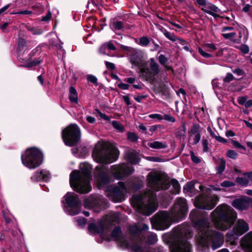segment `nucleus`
<instances>
[{
  "label": "nucleus",
  "instance_id": "f257e3e1",
  "mask_svg": "<svg viewBox=\"0 0 252 252\" xmlns=\"http://www.w3.org/2000/svg\"><path fill=\"white\" fill-rule=\"evenodd\" d=\"M189 218L194 227L198 230L196 238L198 245L206 247L211 243L213 250H216L222 245L223 235L216 230L209 229L204 211L193 210L190 213Z\"/></svg>",
  "mask_w": 252,
  "mask_h": 252
},
{
  "label": "nucleus",
  "instance_id": "f03ea898",
  "mask_svg": "<svg viewBox=\"0 0 252 252\" xmlns=\"http://www.w3.org/2000/svg\"><path fill=\"white\" fill-rule=\"evenodd\" d=\"M119 156V151L117 148H112L104 144L97 145L93 150L92 156L94 160L101 164L97 165L94 171V177L100 187H104L111 183L108 164L116 161Z\"/></svg>",
  "mask_w": 252,
  "mask_h": 252
},
{
  "label": "nucleus",
  "instance_id": "7ed1b4c3",
  "mask_svg": "<svg viewBox=\"0 0 252 252\" xmlns=\"http://www.w3.org/2000/svg\"><path fill=\"white\" fill-rule=\"evenodd\" d=\"M188 205L186 200L178 198L169 213L167 211H160L153 217L152 223L158 230H165L170 226V219L179 221L187 215Z\"/></svg>",
  "mask_w": 252,
  "mask_h": 252
},
{
  "label": "nucleus",
  "instance_id": "20e7f679",
  "mask_svg": "<svg viewBox=\"0 0 252 252\" xmlns=\"http://www.w3.org/2000/svg\"><path fill=\"white\" fill-rule=\"evenodd\" d=\"M81 173L73 170L70 174L69 184L72 189L77 192L86 194L92 190L90 181L92 179L91 167L88 163H84L80 167Z\"/></svg>",
  "mask_w": 252,
  "mask_h": 252
},
{
  "label": "nucleus",
  "instance_id": "39448f33",
  "mask_svg": "<svg viewBox=\"0 0 252 252\" xmlns=\"http://www.w3.org/2000/svg\"><path fill=\"white\" fill-rule=\"evenodd\" d=\"M212 220L221 230H226L234 223L237 218L236 213L230 206L219 205L211 214Z\"/></svg>",
  "mask_w": 252,
  "mask_h": 252
},
{
  "label": "nucleus",
  "instance_id": "423d86ee",
  "mask_svg": "<svg viewBox=\"0 0 252 252\" xmlns=\"http://www.w3.org/2000/svg\"><path fill=\"white\" fill-rule=\"evenodd\" d=\"M177 228L179 229L178 232L173 238L167 235L163 236L164 239L165 237H168L167 240L170 243L169 249L171 252H192L191 245L187 240L188 234L183 228H181L180 227Z\"/></svg>",
  "mask_w": 252,
  "mask_h": 252
},
{
  "label": "nucleus",
  "instance_id": "0eeeda50",
  "mask_svg": "<svg viewBox=\"0 0 252 252\" xmlns=\"http://www.w3.org/2000/svg\"><path fill=\"white\" fill-rule=\"evenodd\" d=\"M22 164L30 169H34L40 166L44 160L42 150L36 147L27 148L21 155Z\"/></svg>",
  "mask_w": 252,
  "mask_h": 252
},
{
  "label": "nucleus",
  "instance_id": "6e6552de",
  "mask_svg": "<svg viewBox=\"0 0 252 252\" xmlns=\"http://www.w3.org/2000/svg\"><path fill=\"white\" fill-rule=\"evenodd\" d=\"M81 132L76 124H71L62 131V138L64 144L68 147H74L80 141Z\"/></svg>",
  "mask_w": 252,
  "mask_h": 252
},
{
  "label": "nucleus",
  "instance_id": "1a4fd4ad",
  "mask_svg": "<svg viewBox=\"0 0 252 252\" xmlns=\"http://www.w3.org/2000/svg\"><path fill=\"white\" fill-rule=\"evenodd\" d=\"M219 199L217 195L200 194L195 198V206L202 210H211L217 204Z\"/></svg>",
  "mask_w": 252,
  "mask_h": 252
},
{
  "label": "nucleus",
  "instance_id": "9d476101",
  "mask_svg": "<svg viewBox=\"0 0 252 252\" xmlns=\"http://www.w3.org/2000/svg\"><path fill=\"white\" fill-rule=\"evenodd\" d=\"M131 205L137 211L143 215L149 216L158 209V205L154 203L145 205L142 197L139 195H134L132 196Z\"/></svg>",
  "mask_w": 252,
  "mask_h": 252
},
{
  "label": "nucleus",
  "instance_id": "9b49d317",
  "mask_svg": "<svg viewBox=\"0 0 252 252\" xmlns=\"http://www.w3.org/2000/svg\"><path fill=\"white\" fill-rule=\"evenodd\" d=\"M150 67H142L140 69L142 76L151 84H154L157 81L156 76L159 73V65L157 63L154 58L150 59Z\"/></svg>",
  "mask_w": 252,
  "mask_h": 252
},
{
  "label": "nucleus",
  "instance_id": "f8f14e48",
  "mask_svg": "<svg viewBox=\"0 0 252 252\" xmlns=\"http://www.w3.org/2000/svg\"><path fill=\"white\" fill-rule=\"evenodd\" d=\"M65 204L70 208L69 214L74 216L80 212L81 202L77 194L74 192H68L63 196Z\"/></svg>",
  "mask_w": 252,
  "mask_h": 252
},
{
  "label": "nucleus",
  "instance_id": "ddd939ff",
  "mask_svg": "<svg viewBox=\"0 0 252 252\" xmlns=\"http://www.w3.org/2000/svg\"><path fill=\"white\" fill-rule=\"evenodd\" d=\"M41 49L42 46L39 45L30 52L29 54L27 56L28 57V63L25 64L21 65V66L30 69L42 63L43 62V58L41 56H40L37 59H33L35 56L39 55L41 54Z\"/></svg>",
  "mask_w": 252,
  "mask_h": 252
},
{
  "label": "nucleus",
  "instance_id": "4468645a",
  "mask_svg": "<svg viewBox=\"0 0 252 252\" xmlns=\"http://www.w3.org/2000/svg\"><path fill=\"white\" fill-rule=\"evenodd\" d=\"M29 53L26 40L22 37H19L16 47V57L18 61L22 63H27L28 61L27 56Z\"/></svg>",
  "mask_w": 252,
  "mask_h": 252
},
{
  "label": "nucleus",
  "instance_id": "2eb2a0df",
  "mask_svg": "<svg viewBox=\"0 0 252 252\" xmlns=\"http://www.w3.org/2000/svg\"><path fill=\"white\" fill-rule=\"evenodd\" d=\"M134 171V168L129 166L128 163H123L115 168L114 176L118 180H123L132 175Z\"/></svg>",
  "mask_w": 252,
  "mask_h": 252
},
{
  "label": "nucleus",
  "instance_id": "dca6fc26",
  "mask_svg": "<svg viewBox=\"0 0 252 252\" xmlns=\"http://www.w3.org/2000/svg\"><path fill=\"white\" fill-rule=\"evenodd\" d=\"M107 191L114 202H121L125 199L123 191L118 186H110L107 188Z\"/></svg>",
  "mask_w": 252,
  "mask_h": 252
},
{
  "label": "nucleus",
  "instance_id": "f3484780",
  "mask_svg": "<svg viewBox=\"0 0 252 252\" xmlns=\"http://www.w3.org/2000/svg\"><path fill=\"white\" fill-rule=\"evenodd\" d=\"M251 198L246 196L235 199L231 203L232 206L240 211L247 210L250 207V201Z\"/></svg>",
  "mask_w": 252,
  "mask_h": 252
},
{
  "label": "nucleus",
  "instance_id": "a211bd4d",
  "mask_svg": "<svg viewBox=\"0 0 252 252\" xmlns=\"http://www.w3.org/2000/svg\"><path fill=\"white\" fill-rule=\"evenodd\" d=\"M50 179V174L49 171L42 170L36 171L34 174L31 177L32 182H38L42 180L44 182H48Z\"/></svg>",
  "mask_w": 252,
  "mask_h": 252
},
{
  "label": "nucleus",
  "instance_id": "6ab92c4d",
  "mask_svg": "<svg viewBox=\"0 0 252 252\" xmlns=\"http://www.w3.org/2000/svg\"><path fill=\"white\" fill-rule=\"evenodd\" d=\"M234 230L237 233V236H241L249 230L248 223L243 220L239 219L235 225Z\"/></svg>",
  "mask_w": 252,
  "mask_h": 252
},
{
  "label": "nucleus",
  "instance_id": "aec40b11",
  "mask_svg": "<svg viewBox=\"0 0 252 252\" xmlns=\"http://www.w3.org/2000/svg\"><path fill=\"white\" fill-rule=\"evenodd\" d=\"M126 160L131 164L136 165L140 161L139 154L136 150H131L126 152L125 155Z\"/></svg>",
  "mask_w": 252,
  "mask_h": 252
},
{
  "label": "nucleus",
  "instance_id": "412c9836",
  "mask_svg": "<svg viewBox=\"0 0 252 252\" xmlns=\"http://www.w3.org/2000/svg\"><path fill=\"white\" fill-rule=\"evenodd\" d=\"M84 205L88 208H99L101 206L100 199L98 197H90L84 200Z\"/></svg>",
  "mask_w": 252,
  "mask_h": 252
},
{
  "label": "nucleus",
  "instance_id": "4be33fe9",
  "mask_svg": "<svg viewBox=\"0 0 252 252\" xmlns=\"http://www.w3.org/2000/svg\"><path fill=\"white\" fill-rule=\"evenodd\" d=\"M104 224L101 222L97 225L94 223H91L88 226V230L89 232L93 234L102 233L104 231Z\"/></svg>",
  "mask_w": 252,
  "mask_h": 252
},
{
  "label": "nucleus",
  "instance_id": "5701e85b",
  "mask_svg": "<svg viewBox=\"0 0 252 252\" xmlns=\"http://www.w3.org/2000/svg\"><path fill=\"white\" fill-rule=\"evenodd\" d=\"M243 244L245 248L252 252V231L249 232L242 239Z\"/></svg>",
  "mask_w": 252,
  "mask_h": 252
},
{
  "label": "nucleus",
  "instance_id": "b1692460",
  "mask_svg": "<svg viewBox=\"0 0 252 252\" xmlns=\"http://www.w3.org/2000/svg\"><path fill=\"white\" fill-rule=\"evenodd\" d=\"M147 179L150 184L157 186L161 180V177L156 173H149L147 176Z\"/></svg>",
  "mask_w": 252,
  "mask_h": 252
},
{
  "label": "nucleus",
  "instance_id": "393cba45",
  "mask_svg": "<svg viewBox=\"0 0 252 252\" xmlns=\"http://www.w3.org/2000/svg\"><path fill=\"white\" fill-rule=\"evenodd\" d=\"M68 98L72 103L77 104L78 102V94L76 89L73 86L69 87Z\"/></svg>",
  "mask_w": 252,
  "mask_h": 252
},
{
  "label": "nucleus",
  "instance_id": "a878e982",
  "mask_svg": "<svg viewBox=\"0 0 252 252\" xmlns=\"http://www.w3.org/2000/svg\"><path fill=\"white\" fill-rule=\"evenodd\" d=\"M148 247V245H144L143 247L137 243H134L130 246V249L133 252H148L149 250Z\"/></svg>",
  "mask_w": 252,
  "mask_h": 252
},
{
  "label": "nucleus",
  "instance_id": "bb28decb",
  "mask_svg": "<svg viewBox=\"0 0 252 252\" xmlns=\"http://www.w3.org/2000/svg\"><path fill=\"white\" fill-rule=\"evenodd\" d=\"M148 146L153 149H165L167 147V145L165 143H162L160 141H154L153 142L148 143Z\"/></svg>",
  "mask_w": 252,
  "mask_h": 252
},
{
  "label": "nucleus",
  "instance_id": "cd10ccee",
  "mask_svg": "<svg viewBox=\"0 0 252 252\" xmlns=\"http://www.w3.org/2000/svg\"><path fill=\"white\" fill-rule=\"evenodd\" d=\"M130 63L132 65L140 67L142 66V60L140 56L137 54H133L130 57Z\"/></svg>",
  "mask_w": 252,
  "mask_h": 252
},
{
  "label": "nucleus",
  "instance_id": "c85d7f7f",
  "mask_svg": "<svg viewBox=\"0 0 252 252\" xmlns=\"http://www.w3.org/2000/svg\"><path fill=\"white\" fill-rule=\"evenodd\" d=\"M226 161L223 158H220L219 165L216 167L217 173L219 175H221L225 169Z\"/></svg>",
  "mask_w": 252,
  "mask_h": 252
},
{
  "label": "nucleus",
  "instance_id": "c756f323",
  "mask_svg": "<svg viewBox=\"0 0 252 252\" xmlns=\"http://www.w3.org/2000/svg\"><path fill=\"white\" fill-rule=\"evenodd\" d=\"M135 41L138 44L141 46L146 47L150 43V38L147 36H143L139 38V41L137 39H135Z\"/></svg>",
  "mask_w": 252,
  "mask_h": 252
},
{
  "label": "nucleus",
  "instance_id": "7c9ffc66",
  "mask_svg": "<svg viewBox=\"0 0 252 252\" xmlns=\"http://www.w3.org/2000/svg\"><path fill=\"white\" fill-rule=\"evenodd\" d=\"M203 128L197 123H193L191 126L189 133L191 135L196 133H200L202 130Z\"/></svg>",
  "mask_w": 252,
  "mask_h": 252
},
{
  "label": "nucleus",
  "instance_id": "2f4dec72",
  "mask_svg": "<svg viewBox=\"0 0 252 252\" xmlns=\"http://www.w3.org/2000/svg\"><path fill=\"white\" fill-rule=\"evenodd\" d=\"M194 189V184L192 182H187L183 187L185 193H192Z\"/></svg>",
  "mask_w": 252,
  "mask_h": 252
},
{
  "label": "nucleus",
  "instance_id": "473e14b6",
  "mask_svg": "<svg viewBox=\"0 0 252 252\" xmlns=\"http://www.w3.org/2000/svg\"><path fill=\"white\" fill-rule=\"evenodd\" d=\"M171 184L174 189L172 193L173 194H178L180 192L181 187L178 180L176 179H172L171 180Z\"/></svg>",
  "mask_w": 252,
  "mask_h": 252
},
{
  "label": "nucleus",
  "instance_id": "72a5a7b5",
  "mask_svg": "<svg viewBox=\"0 0 252 252\" xmlns=\"http://www.w3.org/2000/svg\"><path fill=\"white\" fill-rule=\"evenodd\" d=\"M122 233V232L121 227L120 226H117L111 232V236L112 238L119 240L120 238V236L121 235Z\"/></svg>",
  "mask_w": 252,
  "mask_h": 252
},
{
  "label": "nucleus",
  "instance_id": "f704fd0d",
  "mask_svg": "<svg viewBox=\"0 0 252 252\" xmlns=\"http://www.w3.org/2000/svg\"><path fill=\"white\" fill-rule=\"evenodd\" d=\"M110 26L115 30H121L124 28V23L122 21L113 20Z\"/></svg>",
  "mask_w": 252,
  "mask_h": 252
},
{
  "label": "nucleus",
  "instance_id": "c9c22d12",
  "mask_svg": "<svg viewBox=\"0 0 252 252\" xmlns=\"http://www.w3.org/2000/svg\"><path fill=\"white\" fill-rule=\"evenodd\" d=\"M129 232L132 236L137 237L141 234V230L137 226L132 225L129 228Z\"/></svg>",
  "mask_w": 252,
  "mask_h": 252
},
{
  "label": "nucleus",
  "instance_id": "e433bc0d",
  "mask_svg": "<svg viewBox=\"0 0 252 252\" xmlns=\"http://www.w3.org/2000/svg\"><path fill=\"white\" fill-rule=\"evenodd\" d=\"M236 182L242 187H247L249 184V180L245 177H238L236 178Z\"/></svg>",
  "mask_w": 252,
  "mask_h": 252
},
{
  "label": "nucleus",
  "instance_id": "4c0bfd02",
  "mask_svg": "<svg viewBox=\"0 0 252 252\" xmlns=\"http://www.w3.org/2000/svg\"><path fill=\"white\" fill-rule=\"evenodd\" d=\"M143 187L142 181H136L131 183V188L134 191H137L142 189Z\"/></svg>",
  "mask_w": 252,
  "mask_h": 252
},
{
  "label": "nucleus",
  "instance_id": "58836bf2",
  "mask_svg": "<svg viewBox=\"0 0 252 252\" xmlns=\"http://www.w3.org/2000/svg\"><path fill=\"white\" fill-rule=\"evenodd\" d=\"M161 31L163 33L164 36L168 39L173 42L176 41V37L173 33L169 32L163 27H162Z\"/></svg>",
  "mask_w": 252,
  "mask_h": 252
},
{
  "label": "nucleus",
  "instance_id": "ea45409f",
  "mask_svg": "<svg viewBox=\"0 0 252 252\" xmlns=\"http://www.w3.org/2000/svg\"><path fill=\"white\" fill-rule=\"evenodd\" d=\"M111 124L113 127L120 132H122L124 131L125 127L120 122L114 120L112 122Z\"/></svg>",
  "mask_w": 252,
  "mask_h": 252
},
{
  "label": "nucleus",
  "instance_id": "a19ab883",
  "mask_svg": "<svg viewBox=\"0 0 252 252\" xmlns=\"http://www.w3.org/2000/svg\"><path fill=\"white\" fill-rule=\"evenodd\" d=\"M237 233L234 231V228L233 229L228 232L226 234V237L228 241L234 240L237 238L239 236H237Z\"/></svg>",
  "mask_w": 252,
  "mask_h": 252
},
{
  "label": "nucleus",
  "instance_id": "79ce46f5",
  "mask_svg": "<svg viewBox=\"0 0 252 252\" xmlns=\"http://www.w3.org/2000/svg\"><path fill=\"white\" fill-rule=\"evenodd\" d=\"M126 136L127 140L132 142H137L138 139V136L134 132L128 131L126 133Z\"/></svg>",
  "mask_w": 252,
  "mask_h": 252
},
{
  "label": "nucleus",
  "instance_id": "37998d69",
  "mask_svg": "<svg viewBox=\"0 0 252 252\" xmlns=\"http://www.w3.org/2000/svg\"><path fill=\"white\" fill-rule=\"evenodd\" d=\"M157 237L156 234H151L148 236L147 240V243L145 245H148L150 246L151 245L155 244L157 241Z\"/></svg>",
  "mask_w": 252,
  "mask_h": 252
},
{
  "label": "nucleus",
  "instance_id": "c03bdc74",
  "mask_svg": "<svg viewBox=\"0 0 252 252\" xmlns=\"http://www.w3.org/2000/svg\"><path fill=\"white\" fill-rule=\"evenodd\" d=\"M238 154L233 150H229L226 153V156L233 159H236L238 157Z\"/></svg>",
  "mask_w": 252,
  "mask_h": 252
},
{
  "label": "nucleus",
  "instance_id": "a18cd8bd",
  "mask_svg": "<svg viewBox=\"0 0 252 252\" xmlns=\"http://www.w3.org/2000/svg\"><path fill=\"white\" fill-rule=\"evenodd\" d=\"M198 52L200 53V54L203 57L205 58H209L213 57L214 56L213 54L207 53L205 52L202 48L198 47Z\"/></svg>",
  "mask_w": 252,
  "mask_h": 252
},
{
  "label": "nucleus",
  "instance_id": "49530a36",
  "mask_svg": "<svg viewBox=\"0 0 252 252\" xmlns=\"http://www.w3.org/2000/svg\"><path fill=\"white\" fill-rule=\"evenodd\" d=\"M148 248L149 250L148 252H164L165 251L163 249V247L162 246H158L154 248L151 247L149 246Z\"/></svg>",
  "mask_w": 252,
  "mask_h": 252
},
{
  "label": "nucleus",
  "instance_id": "de8ad7c7",
  "mask_svg": "<svg viewBox=\"0 0 252 252\" xmlns=\"http://www.w3.org/2000/svg\"><path fill=\"white\" fill-rule=\"evenodd\" d=\"M87 79L88 82L93 83L96 86L98 85L97 79L95 76L91 74L88 75Z\"/></svg>",
  "mask_w": 252,
  "mask_h": 252
},
{
  "label": "nucleus",
  "instance_id": "09e8293b",
  "mask_svg": "<svg viewBox=\"0 0 252 252\" xmlns=\"http://www.w3.org/2000/svg\"><path fill=\"white\" fill-rule=\"evenodd\" d=\"M204 47L208 52H211L212 51H215L217 50V47L215 44L214 43H206L204 45Z\"/></svg>",
  "mask_w": 252,
  "mask_h": 252
},
{
  "label": "nucleus",
  "instance_id": "8fccbe9b",
  "mask_svg": "<svg viewBox=\"0 0 252 252\" xmlns=\"http://www.w3.org/2000/svg\"><path fill=\"white\" fill-rule=\"evenodd\" d=\"M220 185L222 187L229 188L235 186V183L230 181H224L221 183Z\"/></svg>",
  "mask_w": 252,
  "mask_h": 252
},
{
  "label": "nucleus",
  "instance_id": "3c124183",
  "mask_svg": "<svg viewBox=\"0 0 252 252\" xmlns=\"http://www.w3.org/2000/svg\"><path fill=\"white\" fill-rule=\"evenodd\" d=\"M190 154L191 160L193 163L198 164L201 162V159L194 155V153L192 151L190 152Z\"/></svg>",
  "mask_w": 252,
  "mask_h": 252
},
{
  "label": "nucleus",
  "instance_id": "603ef678",
  "mask_svg": "<svg viewBox=\"0 0 252 252\" xmlns=\"http://www.w3.org/2000/svg\"><path fill=\"white\" fill-rule=\"evenodd\" d=\"M202 146L203 147V152H208L209 151V148L208 147V141L207 139L205 138L204 137L202 138Z\"/></svg>",
  "mask_w": 252,
  "mask_h": 252
},
{
  "label": "nucleus",
  "instance_id": "864d4df0",
  "mask_svg": "<svg viewBox=\"0 0 252 252\" xmlns=\"http://www.w3.org/2000/svg\"><path fill=\"white\" fill-rule=\"evenodd\" d=\"M232 71L233 73L237 75L238 76H244L246 75L245 72L243 69L240 68H236L234 69H233Z\"/></svg>",
  "mask_w": 252,
  "mask_h": 252
},
{
  "label": "nucleus",
  "instance_id": "5fc2aeb1",
  "mask_svg": "<svg viewBox=\"0 0 252 252\" xmlns=\"http://www.w3.org/2000/svg\"><path fill=\"white\" fill-rule=\"evenodd\" d=\"M235 79L234 76L231 73H227L223 79L224 83H229Z\"/></svg>",
  "mask_w": 252,
  "mask_h": 252
},
{
  "label": "nucleus",
  "instance_id": "6e6d98bb",
  "mask_svg": "<svg viewBox=\"0 0 252 252\" xmlns=\"http://www.w3.org/2000/svg\"><path fill=\"white\" fill-rule=\"evenodd\" d=\"M29 31H31L34 34H40L42 32V31L41 29H37L34 27H27Z\"/></svg>",
  "mask_w": 252,
  "mask_h": 252
},
{
  "label": "nucleus",
  "instance_id": "4d7b16f0",
  "mask_svg": "<svg viewBox=\"0 0 252 252\" xmlns=\"http://www.w3.org/2000/svg\"><path fill=\"white\" fill-rule=\"evenodd\" d=\"M162 118L163 119L170 122L174 123L176 122V119L173 116L169 114H164Z\"/></svg>",
  "mask_w": 252,
  "mask_h": 252
},
{
  "label": "nucleus",
  "instance_id": "13d9d810",
  "mask_svg": "<svg viewBox=\"0 0 252 252\" xmlns=\"http://www.w3.org/2000/svg\"><path fill=\"white\" fill-rule=\"evenodd\" d=\"M206 8L210 9L211 11H212L213 12H219L220 11V10L218 8V7H217L216 5L212 4L211 3H208L207 6H206Z\"/></svg>",
  "mask_w": 252,
  "mask_h": 252
},
{
  "label": "nucleus",
  "instance_id": "bf43d9fd",
  "mask_svg": "<svg viewBox=\"0 0 252 252\" xmlns=\"http://www.w3.org/2000/svg\"><path fill=\"white\" fill-rule=\"evenodd\" d=\"M201 10L202 11H203L205 13H207L210 15H212V16H213L214 18H217V17H220L221 18H223V17L222 16H220L219 15L216 14V13H215L214 12H212V11L211 10H207L206 9H204L203 8H201Z\"/></svg>",
  "mask_w": 252,
  "mask_h": 252
},
{
  "label": "nucleus",
  "instance_id": "052dcab7",
  "mask_svg": "<svg viewBox=\"0 0 252 252\" xmlns=\"http://www.w3.org/2000/svg\"><path fill=\"white\" fill-rule=\"evenodd\" d=\"M95 110L101 118H102V119L106 120V121H110V119H109V117L108 116H107L105 113H102L98 109H95Z\"/></svg>",
  "mask_w": 252,
  "mask_h": 252
},
{
  "label": "nucleus",
  "instance_id": "680f3d73",
  "mask_svg": "<svg viewBox=\"0 0 252 252\" xmlns=\"http://www.w3.org/2000/svg\"><path fill=\"white\" fill-rule=\"evenodd\" d=\"M231 143L233 144L234 146H235L236 148L238 149H242L244 150H246L245 147L241 145L240 143H239L238 141H235L233 139L231 140Z\"/></svg>",
  "mask_w": 252,
  "mask_h": 252
},
{
  "label": "nucleus",
  "instance_id": "e2e57ef3",
  "mask_svg": "<svg viewBox=\"0 0 252 252\" xmlns=\"http://www.w3.org/2000/svg\"><path fill=\"white\" fill-rule=\"evenodd\" d=\"M158 61L161 65H165L168 61V59L164 55L161 54L158 57Z\"/></svg>",
  "mask_w": 252,
  "mask_h": 252
},
{
  "label": "nucleus",
  "instance_id": "0e129e2a",
  "mask_svg": "<svg viewBox=\"0 0 252 252\" xmlns=\"http://www.w3.org/2000/svg\"><path fill=\"white\" fill-rule=\"evenodd\" d=\"M104 63L106 67L108 69L113 70L116 68L115 65L114 63L109 62L108 61H105Z\"/></svg>",
  "mask_w": 252,
  "mask_h": 252
},
{
  "label": "nucleus",
  "instance_id": "69168bd1",
  "mask_svg": "<svg viewBox=\"0 0 252 252\" xmlns=\"http://www.w3.org/2000/svg\"><path fill=\"white\" fill-rule=\"evenodd\" d=\"M239 49L241 50V51L244 54H248L249 52V46L246 44H243L242 45Z\"/></svg>",
  "mask_w": 252,
  "mask_h": 252
},
{
  "label": "nucleus",
  "instance_id": "338daca9",
  "mask_svg": "<svg viewBox=\"0 0 252 252\" xmlns=\"http://www.w3.org/2000/svg\"><path fill=\"white\" fill-rule=\"evenodd\" d=\"M247 100V96H241V97H239L238 98V102L239 104L240 105H244L246 104V101Z\"/></svg>",
  "mask_w": 252,
  "mask_h": 252
},
{
  "label": "nucleus",
  "instance_id": "774afa93",
  "mask_svg": "<svg viewBox=\"0 0 252 252\" xmlns=\"http://www.w3.org/2000/svg\"><path fill=\"white\" fill-rule=\"evenodd\" d=\"M117 86L121 89L122 90H128L129 87V85L128 84L124 83L123 82H120L117 85Z\"/></svg>",
  "mask_w": 252,
  "mask_h": 252
}]
</instances>
